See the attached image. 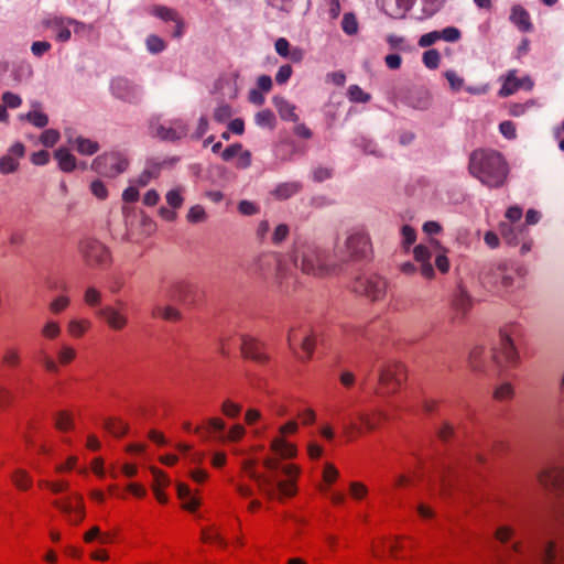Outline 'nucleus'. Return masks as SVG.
Wrapping results in <instances>:
<instances>
[{
	"mask_svg": "<svg viewBox=\"0 0 564 564\" xmlns=\"http://www.w3.org/2000/svg\"><path fill=\"white\" fill-rule=\"evenodd\" d=\"M540 560L544 564H553L556 557V549L552 542H545L539 550Z\"/></svg>",
	"mask_w": 564,
	"mask_h": 564,
	"instance_id": "nucleus-42",
	"label": "nucleus"
},
{
	"mask_svg": "<svg viewBox=\"0 0 564 564\" xmlns=\"http://www.w3.org/2000/svg\"><path fill=\"white\" fill-rule=\"evenodd\" d=\"M33 75L32 66L29 63H20L12 69V76L15 82L29 80Z\"/></svg>",
	"mask_w": 564,
	"mask_h": 564,
	"instance_id": "nucleus-43",
	"label": "nucleus"
},
{
	"mask_svg": "<svg viewBox=\"0 0 564 564\" xmlns=\"http://www.w3.org/2000/svg\"><path fill=\"white\" fill-rule=\"evenodd\" d=\"M254 119H256V123L258 126H260V127L273 128L274 123H275V116L269 109H264V110L259 111L256 115Z\"/></svg>",
	"mask_w": 564,
	"mask_h": 564,
	"instance_id": "nucleus-51",
	"label": "nucleus"
},
{
	"mask_svg": "<svg viewBox=\"0 0 564 564\" xmlns=\"http://www.w3.org/2000/svg\"><path fill=\"white\" fill-rule=\"evenodd\" d=\"M58 166L63 172H72L76 169V158L67 149L59 148L54 153Z\"/></svg>",
	"mask_w": 564,
	"mask_h": 564,
	"instance_id": "nucleus-30",
	"label": "nucleus"
},
{
	"mask_svg": "<svg viewBox=\"0 0 564 564\" xmlns=\"http://www.w3.org/2000/svg\"><path fill=\"white\" fill-rule=\"evenodd\" d=\"M69 145L80 155H94L100 150V145L96 140L84 135H69Z\"/></svg>",
	"mask_w": 564,
	"mask_h": 564,
	"instance_id": "nucleus-21",
	"label": "nucleus"
},
{
	"mask_svg": "<svg viewBox=\"0 0 564 564\" xmlns=\"http://www.w3.org/2000/svg\"><path fill=\"white\" fill-rule=\"evenodd\" d=\"M40 107L39 102L32 104V110L25 115H22L20 119L29 121L36 128H45L48 123V117L46 113L40 111L37 108Z\"/></svg>",
	"mask_w": 564,
	"mask_h": 564,
	"instance_id": "nucleus-29",
	"label": "nucleus"
},
{
	"mask_svg": "<svg viewBox=\"0 0 564 564\" xmlns=\"http://www.w3.org/2000/svg\"><path fill=\"white\" fill-rule=\"evenodd\" d=\"M148 12L151 15L159 18L164 22H175L177 19L181 18L176 10L160 4L150 7L148 9Z\"/></svg>",
	"mask_w": 564,
	"mask_h": 564,
	"instance_id": "nucleus-32",
	"label": "nucleus"
},
{
	"mask_svg": "<svg viewBox=\"0 0 564 564\" xmlns=\"http://www.w3.org/2000/svg\"><path fill=\"white\" fill-rule=\"evenodd\" d=\"M527 269L518 262H501L492 273L494 283L507 292H513L524 288Z\"/></svg>",
	"mask_w": 564,
	"mask_h": 564,
	"instance_id": "nucleus-5",
	"label": "nucleus"
},
{
	"mask_svg": "<svg viewBox=\"0 0 564 564\" xmlns=\"http://www.w3.org/2000/svg\"><path fill=\"white\" fill-rule=\"evenodd\" d=\"M91 327V322L87 318H72L67 323V332L74 338H80Z\"/></svg>",
	"mask_w": 564,
	"mask_h": 564,
	"instance_id": "nucleus-33",
	"label": "nucleus"
},
{
	"mask_svg": "<svg viewBox=\"0 0 564 564\" xmlns=\"http://www.w3.org/2000/svg\"><path fill=\"white\" fill-rule=\"evenodd\" d=\"M341 30L346 35L352 36L356 35L359 31V22L357 20V17L352 12H346L343 15L341 23H340Z\"/></svg>",
	"mask_w": 564,
	"mask_h": 564,
	"instance_id": "nucleus-34",
	"label": "nucleus"
},
{
	"mask_svg": "<svg viewBox=\"0 0 564 564\" xmlns=\"http://www.w3.org/2000/svg\"><path fill=\"white\" fill-rule=\"evenodd\" d=\"M206 218V212L200 205L192 206L186 216L187 221L192 224L203 223Z\"/></svg>",
	"mask_w": 564,
	"mask_h": 564,
	"instance_id": "nucleus-53",
	"label": "nucleus"
},
{
	"mask_svg": "<svg viewBox=\"0 0 564 564\" xmlns=\"http://www.w3.org/2000/svg\"><path fill=\"white\" fill-rule=\"evenodd\" d=\"M499 131L508 140H513L517 138L516 124L510 120L500 122Z\"/></svg>",
	"mask_w": 564,
	"mask_h": 564,
	"instance_id": "nucleus-64",
	"label": "nucleus"
},
{
	"mask_svg": "<svg viewBox=\"0 0 564 564\" xmlns=\"http://www.w3.org/2000/svg\"><path fill=\"white\" fill-rule=\"evenodd\" d=\"M273 105L275 106L281 119L297 122L299 116L295 112L296 107L283 97H273Z\"/></svg>",
	"mask_w": 564,
	"mask_h": 564,
	"instance_id": "nucleus-26",
	"label": "nucleus"
},
{
	"mask_svg": "<svg viewBox=\"0 0 564 564\" xmlns=\"http://www.w3.org/2000/svg\"><path fill=\"white\" fill-rule=\"evenodd\" d=\"M354 290L365 294L372 301H377L384 295L387 281L377 274H366L356 280Z\"/></svg>",
	"mask_w": 564,
	"mask_h": 564,
	"instance_id": "nucleus-14",
	"label": "nucleus"
},
{
	"mask_svg": "<svg viewBox=\"0 0 564 564\" xmlns=\"http://www.w3.org/2000/svg\"><path fill=\"white\" fill-rule=\"evenodd\" d=\"M177 495L184 501V508L193 511L198 507V500L191 494L188 486L177 484Z\"/></svg>",
	"mask_w": 564,
	"mask_h": 564,
	"instance_id": "nucleus-35",
	"label": "nucleus"
},
{
	"mask_svg": "<svg viewBox=\"0 0 564 564\" xmlns=\"http://www.w3.org/2000/svg\"><path fill=\"white\" fill-rule=\"evenodd\" d=\"M62 333V328L58 322L47 319L41 327L40 334L47 340L56 339Z\"/></svg>",
	"mask_w": 564,
	"mask_h": 564,
	"instance_id": "nucleus-36",
	"label": "nucleus"
},
{
	"mask_svg": "<svg viewBox=\"0 0 564 564\" xmlns=\"http://www.w3.org/2000/svg\"><path fill=\"white\" fill-rule=\"evenodd\" d=\"M424 17H432L443 7L444 0H422Z\"/></svg>",
	"mask_w": 564,
	"mask_h": 564,
	"instance_id": "nucleus-62",
	"label": "nucleus"
},
{
	"mask_svg": "<svg viewBox=\"0 0 564 564\" xmlns=\"http://www.w3.org/2000/svg\"><path fill=\"white\" fill-rule=\"evenodd\" d=\"M257 462L252 458L243 459L241 470L256 481L261 495L269 499H282L295 494V481L299 468L291 464H282L275 457H267L263 460L264 473L256 469Z\"/></svg>",
	"mask_w": 564,
	"mask_h": 564,
	"instance_id": "nucleus-1",
	"label": "nucleus"
},
{
	"mask_svg": "<svg viewBox=\"0 0 564 564\" xmlns=\"http://www.w3.org/2000/svg\"><path fill=\"white\" fill-rule=\"evenodd\" d=\"M19 167V161H15L7 154L0 158V173L11 174L14 173Z\"/></svg>",
	"mask_w": 564,
	"mask_h": 564,
	"instance_id": "nucleus-56",
	"label": "nucleus"
},
{
	"mask_svg": "<svg viewBox=\"0 0 564 564\" xmlns=\"http://www.w3.org/2000/svg\"><path fill=\"white\" fill-rule=\"evenodd\" d=\"M499 230L508 245L516 246L520 242V237L524 232V226L503 221L500 224Z\"/></svg>",
	"mask_w": 564,
	"mask_h": 564,
	"instance_id": "nucleus-24",
	"label": "nucleus"
},
{
	"mask_svg": "<svg viewBox=\"0 0 564 564\" xmlns=\"http://www.w3.org/2000/svg\"><path fill=\"white\" fill-rule=\"evenodd\" d=\"M444 77L447 79L448 82V85H449V88L453 90V91H459L460 89H463L465 86H464V78L460 77L455 70L453 69H447L444 72Z\"/></svg>",
	"mask_w": 564,
	"mask_h": 564,
	"instance_id": "nucleus-50",
	"label": "nucleus"
},
{
	"mask_svg": "<svg viewBox=\"0 0 564 564\" xmlns=\"http://www.w3.org/2000/svg\"><path fill=\"white\" fill-rule=\"evenodd\" d=\"M297 423L296 421H289L284 425L280 426L279 429V435L275 436L271 441V449L280 457L282 458H291L295 456L296 454V447L289 443L284 436L288 434H293L297 431Z\"/></svg>",
	"mask_w": 564,
	"mask_h": 564,
	"instance_id": "nucleus-15",
	"label": "nucleus"
},
{
	"mask_svg": "<svg viewBox=\"0 0 564 564\" xmlns=\"http://www.w3.org/2000/svg\"><path fill=\"white\" fill-rule=\"evenodd\" d=\"M76 357V350L67 344L61 345L57 351L58 364L68 365Z\"/></svg>",
	"mask_w": 564,
	"mask_h": 564,
	"instance_id": "nucleus-49",
	"label": "nucleus"
},
{
	"mask_svg": "<svg viewBox=\"0 0 564 564\" xmlns=\"http://www.w3.org/2000/svg\"><path fill=\"white\" fill-rule=\"evenodd\" d=\"M183 193L184 187L182 186L169 191L165 195L167 205L173 209L180 208L184 203Z\"/></svg>",
	"mask_w": 564,
	"mask_h": 564,
	"instance_id": "nucleus-40",
	"label": "nucleus"
},
{
	"mask_svg": "<svg viewBox=\"0 0 564 564\" xmlns=\"http://www.w3.org/2000/svg\"><path fill=\"white\" fill-rule=\"evenodd\" d=\"M356 147L362 149V151L367 154H372L376 156H380L381 153L377 150V145L371 141L364 137L356 139Z\"/></svg>",
	"mask_w": 564,
	"mask_h": 564,
	"instance_id": "nucleus-59",
	"label": "nucleus"
},
{
	"mask_svg": "<svg viewBox=\"0 0 564 564\" xmlns=\"http://www.w3.org/2000/svg\"><path fill=\"white\" fill-rule=\"evenodd\" d=\"M288 341L291 349L295 350L297 346L303 352L302 359H308L315 346V337L308 327L292 328L289 332Z\"/></svg>",
	"mask_w": 564,
	"mask_h": 564,
	"instance_id": "nucleus-17",
	"label": "nucleus"
},
{
	"mask_svg": "<svg viewBox=\"0 0 564 564\" xmlns=\"http://www.w3.org/2000/svg\"><path fill=\"white\" fill-rule=\"evenodd\" d=\"M343 260H364L371 253V242L362 228H352L348 231L344 247H338Z\"/></svg>",
	"mask_w": 564,
	"mask_h": 564,
	"instance_id": "nucleus-6",
	"label": "nucleus"
},
{
	"mask_svg": "<svg viewBox=\"0 0 564 564\" xmlns=\"http://www.w3.org/2000/svg\"><path fill=\"white\" fill-rule=\"evenodd\" d=\"M488 358L497 365H502L503 362L512 365L517 362L518 352L509 333L500 332L499 344L489 352L484 347L476 346L469 354V362L474 369H481Z\"/></svg>",
	"mask_w": 564,
	"mask_h": 564,
	"instance_id": "nucleus-4",
	"label": "nucleus"
},
{
	"mask_svg": "<svg viewBox=\"0 0 564 564\" xmlns=\"http://www.w3.org/2000/svg\"><path fill=\"white\" fill-rule=\"evenodd\" d=\"M177 451L185 456L189 463H200L203 455L197 452H192V448L187 444H178Z\"/></svg>",
	"mask_w": 564,
	"mask_h": 564,
	"instance_id": "nucleus-60",
	"label": "nucleus"
},
{
	"mask_svg": "<svg viewBox=\"0 0 564 564\" xmlns=\"http://www.w3.org/2000/svg\"><path fill=\"white\" fill-rule=\"evenodd\" d=\"M404 366L399 362H389L380 370L379 383L381 393L397 391L405 379Z\"/></svg>",
	"mask_w": 564,
	"mask_h": 564,
	"instance_id": "nucleus-12",
	"label": "nucleus"
},
{
	"mask_svg": "<svg viewBox=\"0 0 564 564\" xmlns=\"http://www.w3.org/2000/svg\"><path fill=\"white\" fill-rule=\"evenodd\" d=\"M129 166V160L123 152H105L94 159L91 170L106 177H116Z\"/></svg>",
	"mask_w": 564,
	"mask_h": 564,
	"instance_id": "nucleus-7",
	"label": "nucleus"
},
{
	"mask_svg": "<svg viewBox=\"0 0 564 564\" xmlns=\"http://www.w3.org/2000/svg\"><path fill=\"white\" fill-rule=\"evenodd\" d=\"M101 292L97 290L95 286H89L86 289L84 294V301L89 307H97L99 308V305L101 303Z\"/></svg>",
	"mask_w": 564,
	"mask_h": 564,
	"instance_id": "nucleus-46",
	"label": "nucleus"
},
{
	"mask_svg": "<svg viewBox=\"0 0 564 564\" xmlns=\"http://www.w3.org/2000/svg\"><path fill=\"white\" fill-rule=\"evenodd\" d=\"M386 414L378 411L373 414L361 413L359 420L367 431H372L377 427V420L384 419Z\"/></svg>",
	"mask_w": 564,
	"mask_h": 564,
	"instance_id": "nucleus-44",
	"label": "nucleus"
},
{
	"mask_svg": "<svg viewBox=\"0 0 564 564\" xmlns=\"http://www.w3.org/2000/svg\"><path fill=\"white\" fill-rule=\"evenodd\" d=\"M178 162V158H152L147 160L144 170L140 173V175L134 180V184L137 186L144 187L152 180L158 178L164 169L172 167Z\"/></svg>",
	"mask_w": 564,
	"mask_h": 564,
	"instance_id": "nucleus-13",
	"label": "nucleus"
},
{
	"mask_svg": "<svg viewBox=\"0 0 564 564\" xmlns=\"http://www.w3.org/2000/svg\"><path fill=\"white\" fill-rule=\"evenodd\" d=\"M79 252L85 262L90 267L104 265L110 259L108 249L93 238H85L79 242Z\"/></svg>",
	"mask_w": 564,
	"mask_h": 564,
	"instance_id": "nucleus-10",
	"label": "nucleus"
},
{
	"mask_svg": "<svg viewBox=\"0 0 564 564\" xmlns=\"http://www.w3.org/2000/svg\"><path fill=\"white\" fill-rule=\"evenodd\" d=\"M438 34L440 40H444L445 42L451 43L457 42L462 36L460 31L455 26H447L442 31H438Z\"/></svg>",
	"mask_w": 564,
	"mask_h": 564,
	"instance_id": "nucleus-58",
	"label": "nucleus"
},
{
	"mask_svg": "<svg viewBox=\"0 0 564 564\" xmlns=\"http://www.w3.org/2000/svg\"><path fill=\"white\" fill-rule=\"evenodd\" d=\"M110 91L115 98L130 105H139L144 95L140 84L122 76L110 82Z\"/></svg>",
	"mask_w": 564,
	"mask_h": 564,
	"instance_id": "nucleus-9",
	"label": "nucleus"
},
{
	"mask_svg": "<svg viewBox=\"0 0 564 564\" xmlns=\"http://www.w3.org/2000/svg\"><path fill=\"white\" fill-rule=\"evenodd\" d=\"M470 305L471 301L469 295L464 290H459L453 300V306L455 310L465 314L469 310Z\"/></svg>",
	"mask_w": 564,
	"mask_h": 564,
	"instance_id": "nucleus-41",
	"label": "nucleus"
},
{
	"mask_svg": "<svg viewBox=\"0 0 564 564\" xmlns=\"http://www.w3.org/2000/svg\"><path fill=\"white\" fill-rule=\"evenodd\" d=\"M539 481L545 488L560 490L564 494V469L552 468L539 475Z\"/></svg>",
	"mask_w": 564,
	"mask_h": 564,
	"instance_id": "nucleus-23",
	"label": "nucleus"
},
{
	"mask_svg": "<svg viewBox=\"0 0 564 564\" xmlns=\"http://www.w3.org/2000/svg\"><path fill=\"white\" fill-rule=\"evenodd\" d=\"M414 259L420 264L419 271L421 275L427 280H431L435 275V270L431 263V251L427 247L419 245L413 250Z\"/></svg>",
	"mask_w": 564,
	"mask_h": 564,
	"instance_id": "nucleus-20",
	"label": "nucleus"
},
{
	"mask_svg": "<svg viewBox=\"0 0 564 564\" xmlns=\"http://www.w3.org/2000/svg\"><path fill=\"white\" fill-rule=\"evenodd\" d=\"M39 361L46 371L52 373L58 371V361L54 360L44 349L39 352Z\"/></svg>",
	"mask_w": 564,
	"mask_h": 564,
	"instance_id": "nucleus-52",
	"label": "nucleus"
},
{
	"mask_svg": "<svg viewBox=\"0 0 564 564\" xmlns=\"http://www.w3.org/2000/svg\"><path fill=\"white\" fill-rule=\"evenodd\" d=\"M3 106L10 109H17L22 105V98L11 91H4L1 96Z\"/></svg>",
	"mask_w": 564,
	"mask_h": 564,
	"instance_id": "nucleus-57",
	"label": "nucleus"
},
{
	"mask_svg": "<svg viewBox=\"0 0 564 564\" xmlns=\"http://www.w3.org/2000/svg\"><path fill=\"white\" fill-rule=\"evenodd\" d=\"M254 270L262 275L275 272L280 278L289 274V263L275 253L261 254L254 262Z\"/></svg>",
	"mask_w": 564,
	"mask_h": 564,
	"instance_id": "nucleus-16",
	"label": "nucleus"
},
{
	"mask_svg": "<svg viewBox=\"0 0 564 564\" xmlns=\"http://www.w3.org/2000/svg\"><path fill=\"white\" fill-rule=\"evenodd\" d=\"M468 170L474 177L491 188L501 187L509 174L508 163L501 153L485 149L471 152Z\"/></svg>",
	"mask_w": 564,
	"mask_h": 564,
	"instance_id": "nucleus-2",
	"label": "nucleus"
},
{
	"mask_svg": "<svg viewBox=\"0 0 564 564\" xmlns=\"http://www.w3.org/2000/svg\"><path fill=\"white\" fill-rule=\"evenodd\" d=\"M69 18L66 17H53L45 21L46 28L55 32V39L58 42H67L69 41L70 33V24H68Z\"/></svg>",
	"mask_w": 564,
	"mask_h": 564,
	"instance_id": "nucleus-22",
	"label": "nucleus"
},
{
	"mask_svg": "<svg viewBox=\"0 0 564 564\" xmlns=\"http://www.w3.org/2000/svg\"><path fill=\"white\" fill-rule=\"evenodd\" d=\"M415 0H394V7L387 13L394 19H402L413 7Z\"/></svg>",
	"mask_w": 564,
	"mask_h": 564,
	"instance_id": "nucleus-38",
	"label": "nucleus"
},
{
	"mask_svg": "<svg viewBox=\"0 0 564 564\" xmlns=\"http://www.w3.org/2000/svg\"><path fill=\"white\" fill-rule=\"evenodd\" d=\"M70 303V300L68 296L66 295H59L57 297H55L51 303H50V311L53 313V314H61L63 311H65L68 305Z\"/></svg>",
	"mask_w": 564,
	"mask_h": 564,
	"instance_id": "nucleus-55",
	"label": "nucleus"
},
{
	"mask_svg": "<svg viewBox=\"0 0 564 564\" xmlns=\"http://www.w3.org/2000/svg\"><path fill=\"white\" fill-rule=\"evenodd\" d=\"M152 315L154 317H161L169 322H176L181 317V313L175 307L161 305H156L153 308Z\"/></svg>",
	"mask_w": 564,
	"mask_h": 564,
	"instance_id": "nucleus-37",
	"label": "nucleus"
},
{
	"mask_svg": "<svg viewBox=\"0 0 564 564\" xmlns=\"http://www.w3.org/2000/svg\"><path fill=\"white\" fill-rule=\"evenodd\" d=\"M302 188V184L300 182H285L279 184L272 192V196L279 200H285L295 194H297Z\"/></svg>",
	"mask_w": 564,
	"mask_h": 564,
	"instance_id": "nucleus-28",
	"label": "nucleus"
},
{
	"mask_svg": "<svg viewBox=\"0 0 564 564\" xmlns=\"http://www.w3.org/2000/svg\"><path fill=\"white\" fill-rule=\"evenodd\" d=\"M124 306L126 305L121 300H117L116 306L106 305L96 310V316L102 319L110 329L120 332L129 323V317L124 311Z\"/></svg>",
	"mask_w": 564,
	"mask_h": 564,
	"instance_id": "nucleus-11",
	"label": "nucleus"
},
{
	"mask_svg": "<svg viewBox=\"0 0 564 564\" xmlns=\"http://www.w3.org/2000/svg\"><path fill=\"white\" fill-rule=\"evenodd\" d=\"M104 427L116 437L123 436L128 431L127 424L116 419L105 420Z\"/></svg>",
	"mask_w": 564,
	"mask_h": 564,
	"instance_id": "nucleus-39",
	"label": "nucleus"
},
{
	"mask_svg": "<svg viewBox=\"0 0 564 564\" xmlns=\"http://www.w3.org/2000/svg\"><path fill=\"white\" fill-rule=\"evenodd\" d=\"M150 133L163 141L175 142L185 138L188 126L183 119H172L161 122L160 118H151L149 122Z\"/></svg>",
	"mask_w": 564,
	"mask_h": 564,
	"instance_id": "nucleus-8",
	"label": "nucleus"
},
{
	"mask_svg": "<svg viewBox=\"0 0 564 564\" xmlns=\"http://www.w3.org/2000/svg\"><path fill=\"white\" fill-rule=\"evenodd\" d=\"M59 132L55 129H47V130H44L43 133L41 134V142L43 143V145L45 147H54L57 141L59 140Z\"/></svg>",
	"mask_w": 564,
	"mask_h": 564,
	"instance_id": "nucleus-63",
	"label": "nucleus"
},
{
	"mask_svg": "<svg viewBox=\"0 0 564 564\" xmlns=\"http://www.w3.org/2000/svg\"><path fill=\"white\" fill-rule=\"evenodd\" d=\"M432 104V97L429 90L420 88L411 93L408 98V105L417 110H426Z\"/></svg>",
	"mask_w": 564,
	"mask_h": 564,
	"instance_id": "nucleus-27",
	"label": "nucleus"
},
{
	"mask_svg": "<svg viewBox=\"0 0 564 564\" xmlns=\"http://www.w3.org/2000/svg\"><path fill=\"white\" fill-rule=\"evenodd\" d=\"M12 480H13L14 485L17 486V488H19L21 490H26L32 485L31 477L29 476V474L25 470H22V469H18L12 475Z\"/></svg>",
	"mask_w": 564,
	"mask_h": 564,
	"instance_id": "nucleus-47",
	"label": "nucleus"
},
{
	"mask_svg": "<svg viewBox=\"0 0 564 564\" xmlns=\"http://www.w3.org/2000/svg\"><path fill=\"white\" fill-rule=\"evenodd\" d=\"M510 21L522 32H530L532 30L530 14L520 4L512 7Z\"/></svg>",
	"mask_w": 564,
	"mask_h": 564,
	"instance_id": "nucleus-25",
	"label": "nucleus"
},
{
	"mask_svg": "<svg viewBox=\"0 0 564 564\" xmlns=\"http://www.w3.org/2000/svg\"><path fill=\"white\" fill-rule=\"evenodd\" d=\"M241 352L246 358L258 364H264L268 360V355L263 349V345L250 336L241 337Z\"/></svg>",
	"mask_w": 564,
	"mask_h": 564,
	"instance_id": "nucleus-18",
	"label": "nucleus"
},
{
	"mask_svg": "<svg viewBox=\"0 0 564 564\" xmlns=\"http://www.w3.org/2000/svg\"><path fill=\"white\" fill-rule=\"evenodd\" d=\"M520 88H522V83L520 82V78L517 77V70H509L507 76L505 77L503 85L499 90V96L508 97L514 94Z\"/></svg>",
	"mask_w": 564,
	"mask_h": 564,
	"instance_id": "nucleus-31",
	"label": "nucleus"
},
{
	"mask_svg": "<svg viewBox=\"0 0 564 564\" xmlns=\"http://www.w3.org/2000/svg\"><path fill=\"white\" fill-rule=\"evenodd\" d=\"M401 236H402V245L406 249L410 248L416 240V232L409 225L402 226Z\"/></svg>",
	"mask_w": 564,
	"mask_h": 564,
	"instance_id": "nucleus-61",
	"label": "nucleus"
},
{
	"mask_svg": "<svg viewBox=\"0 0 564 564\" xmlns=\"http://www.w3.org/2000/svg\"><path fill=\"white\" fill-rule=\"evenodd\" d=\"M289 268L300 269L305 274L321 275L333 273L336 264L333 257L315 242H296L290 254Z\"/></svg>",
	"mask_w": 564,
	"mask_h": 564,
	"instance_id": "nucleus-3",
	"label": "nucleus"
},
{
	"mask_svg": "<svg viewBox=\"0 0 564 564\" xmlns=\"http://www.w3.org/2000/svg\"><path fill=\"white\" fill-rule=\"evenodd\" d=\"M422 61L427 68L436 69L441 62V54L437 50H427L423 53Z\"/></svg>",
	"mask_w": 564,
	"mask_h": 564,
	"instance_id": "nucleus-48",
	"label": "nucleus"
},
{
	"mask_svg": "<svg viewBox=\"0 0 564 564\" xmlns=\"http://www.w3.org/2000/svg\"><path fill=\"white\" fill-rule=\"evenodd\" d=\"M348 98L354 102H368L370 95L365 93L359 86L351 85L348 88Z\"/></svg>",
	"mask_w": 564,
	"mask_h": 564,
	"instance_id": "nucleus-54",
	"label": "nucleus"
},
{
	"mask_svg": "<svg viewBox=\"0 0 564 564\" xmlns=\"http://www.w3.org/2000/svg\"><path fill=\"white\" fill-rule=\"evenodd\" d=\"M145 45H147V50L151 54H159V53L163 52L166 47V44L163 41V39H161L160 36L155 35V34H151L147 37Z\"/></svg>",
	"mask_w": 564,
	"mask_h": 564,
	"instance_id": "nucleus-45",
	"label": "nucleus"
},
{
	"mask_svg": "<svg viewBox=\"0 0 564 564\" xmlns=\"http://www.w3.org/2000/svg\"><path fill=\"white\" fill-rule=\"evenodd\" d=\"M73 497L76 500V506H73L69 498L63 501L55 500L53 505L65 513L72 523H77L84 518L83 497L78 494H74Z\"/></svg>",
	"mask_w": 564,
	"mask_h": 564,
	"instance_id": "nucleus-19",
	"label": "nucleus"
}]
</instances>
